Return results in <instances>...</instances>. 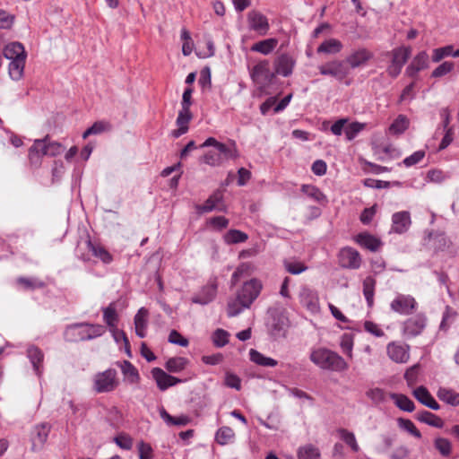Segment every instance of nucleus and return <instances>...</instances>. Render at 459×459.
Masks as SVG:
<instances>
[{
  "label": "nucleus",
  "mask_w": 459,
  "mask_h": 459,
  "mask_svg": "<svg viewBox=\"0 0 459 459\" xmlns=\"http://www.w3.org/2000/svg\"><path fill=\"white\" fill-rule=\"evenodd\" d=\"M263 289L262 281L253 278L243 283L237 291L236 298L230 299L227 304V314L230 317L236 316L249 308L258 298Z\"/></svg>",
  "instance_id": "f257e3e1"
},
{
  "label": "nucleus",
  "mask_w": 459,
  "mask_h": 459,
  "mask_svg": "<svg viewBox=\"0 0 459 459\" xmlns=\"http://www.w3.org/2000/svg\"><path fill=\"white\" fill-rule=\"evenodd\" d=\"M309 359L315 365L325 370L341 372L348 368V364L342 357L326 348L312 350Z\"/></svg>",
  "instance_id": "f03ea898"
},
{
  "label": "nucleus",
  "mask_w": 459,
  "mask_h": 459,
  "mask_svg": "<svg viewBox=\"0 0 459 459\" xmlns=\"http://www.w3.org/2000/svg\"><path fill=\"white\" fill-rule=\"evenodd\" d=\"M119 379L115 368H108L102 372H98L92 378V389L97 394L110 393L117 388Z\"/></svg>",
  "instance_id": "7ed1b4c3"
},
{
  "label": "nucleus",
  "mask_w": 459,
  "mask_h": 459,
  "mask_svg": "<svg viewBox=\"0 0 459 459\" xmlns=\"http://www.w3.org/2000/svg\"><path fill=\"white\" fill-rule=\"evenodd\" d=\"M411 54V48L409 46H401L386 52L385 56L390 57V64L386 68L387 74L392 78H396L402 72Z\"/></svg>",
  "instance_id": "20e7f679"
},
{
  "label": "nucleus",
  "mask_w": 459,
  "mask_h": 459,
  "mask_svg": "<svg viewBox=\"0 0 459 459\" xmlns=\"http://www.w3.org/2000/svg\"><path fill=\"white\" fill-rule=\"evenodd\" d=\"M223 200V191L217 189L207 198L204 204H196L195 210L199 214L211 212L212 211L227 212L228 207Z\"/></svg>",
  "instance_id": "39448f33"
},
{
  "label": "nucleus",
  "mask_w": 459,
  "mask_h": 459,
  "mask_svg": "<svg viewBox=\"0 0 459 459\" xmlns=\"http://www.w3.org/2000/svg\"><path fill=\"white\" fill-rule=\"evenodd\" d=\"M249 74L255 83L263 85L270 83L275 76V74L270 70L269 61L265 59L249 68Z\"/></svg>",
  "instance_id": "423d86ee"
},
{
  "label": "nucleus",
  "mask_w": 459,
  "mask_h": 459,
  "mask_svg": "<svg viewBox=\"0 0 459 459\" xmlns=\"http://www.w3.org/2000/svg\"><path fill=\"white\" fill-rule=\"evenodd\" d=\"M338 261L341 267L351 270L359 269L362 264L359 251L351 247H342L339 251Z\"/></svg>",
  "instance_id": "0eeeda50"
},
{
  "label": "nucleus",
  "mask_w": 459,
  "mask_h": 459,
  "mask_svg": "<svg viewBox=\"0 0 459 459\" xmlns=\"http://www.w3.org/2000/svg\"><path fill=\"white\" fill-rule=\"evenodd\" d=\"M391 309L400 315H411L416 307L417 301L411 295L398 294L390 304Z\"/></svg>",
  "instance_id": "6e6552de"
},
{
  "label": "nucleus",
  "mask_w": 459,
  "mask_h": 459,
  "mask_svg": "<svg viewBox=\"0 0 459 459\" xmlns=\"http://www.w3.org/2000/svg\"><path fill=\"white\" fill-rule=\"evenodd\" d=\"M427 317L423 314H417L408 318L403 325V333L407 338L420 335L425 329Z\"/></svg>",
  "instance_id": "1a4fd4ad"
},
{
  "label": "nucleus",
  "mask_w": 459,
  "mask_h": 459,
  "mask_svg": "<svg viewBox=\"0 0 459 459\" xmlns=\"http://www.w3.org/2000/svg\"><path fill=\"white\" fill-rule=\"evenodd\" d=\"M247 23L251 30L257 32L261 36L266 35L270 29L267 17L255 10H252L247 13Z\"/></svg>",
  "instance_id": "9d476101"
},
{
  "label": "nucleus",
  "mask_w": 459,
  "mask_h": 459,
  "mask_svg": "<svg viewBox=\"0 0 459 459\" xmlns=\"http://www.w3.org/2000/svg\"><path fill=\"white\" fill-rule=\"evenodd\" d=\"M288 328V318L281 314L273 316L270 323L268 324L269 333L274 340L284 338Z\"/></svg>",
  "instance_id": "9b49d317"
},
{
  "label": "nucleus",
  "mask_w": 459,
  "mask_h": 459,
  "mask_svg": "<svg viewBox=\"0 0 459 459\" xmlns=\"http://www.w3.org/2000/svg\"><path fill=\"white\" fill-rule=\"evenodd\" d=\"M217 282L215 279L210 280L201 290L191 298V301L195 304L207 305L212 302L217 294Z\"/></svg>",
  "instance_id": "f8f14e48"
},
{
  "label": "nucleus",
  "mask_w": 459,
  "mask_h": 459,
  "mask_svg": "<svg viewBox=\"0 0 459 459\" xmlns=\"http://www.w3.org/2000/svg\"><path fill=\"white\" fill-rule=\"evenodd\" d=\"M151 373L160 391H165L171 386L184 382L183 379L173 377L160 368H153Z\"/></svg>",
  "instance_id": "ddd939ff"
},
{
  "label": "nucleus",
  "mask_w": 459,
  "mask_h": 459,
  "mask_svg": "<svg viewBox=\"0 0 459 459\" xmlns=\"http://www.w3.org/2000/svg\"><path fill=\"white\" fill-rule=\"evenodd\" d=\"M296 60L289 54L280 55L274 61V74L283 77L292 74Z\"/></svg>",
  "instance_id": "4468645a"
},
{
  "label": "nucleus",
  "mask_w": 459,
  "mask_h": 459,
  "mask_svg": "<svg viewBox=\"0 0 459 459\" xmlns=\"http://www.w3.org/2000/svg\"><path fill=\"white\" fill-rule=\"evenodd\" d=\"M386 352L390 359L396 363H406L410 359L409 345L390 342L386 347Z\"/></svg>",
  "instance_id": "2eb2a0df"
},
{
  "label": "nucleus",
  "mask_w": 459,
  "mask_h": 459,
  "mask_svg": "<svg viewBox=\"0 0 459 459\" xmlns=\"http://www.w3.org/2000/svg\"><path fill=\"white\" fill-rule=\"evenodd\" d=\"M51 426L48 423H40L34 427L31 441L32 450L37 451L43 447L48 440Z\"/></svg>",
  "instance_id": "dca6fc26"
},
{
  "label": "nucleus",
  "mask_w": 459,
  "mask_h": 459,
  "mask_svg": "<svg viewBox=\"0 0 459 459\" xmlns=\"http://www.w3.org/2000/svg\"><path fill=\"white\" fill-rule=\"evenodd\" d=\"M429 67V55L426 51L418 53L409 65L406 67L405 74L407 76L415 78L418 73Z\"/></svg>",
  "instance_id": "f3484780"
},
{
  "label": "nucleus",
  "mask_w": 459,
  "mask_h": 459,
  "mask_svg": "<svg viewBox=\"0 0 459 459\" xmlns=\"http://www.w3.org/2000/svg\"><path fill=\"white\" fill-rule=\"evenodd\" d=\"M299 301L311 312H316L319 309V299L316 292L307 287L303 286L299 294Z\"/></svg>",
  "instance_id": "a211bd4d"
},
{
  "label": "nucleus",
  "mask_w": 459,
  "mask_h": 459,
  "mask_svg": "<svg viewBox=\"0 0 459 459\" xmlns=\"http://www.w3.org/2000/svg\"><path fill=\"white\" fill-rule=\"evenodd\" d=\"M353 239L361 247L371 252H377L383 245L380 238L366 231L359 233Z\"/></svg>",
  "instance_id": "6ab92c4d"
},
{
  "label": "nucleus",
  "mask_w": 459,
  "mask_h": 459,
  "mask_svg": "<svg viewBox=\"0 0 459 459\" xmlns=\"http://www.w3.org/2000/svg\"><path fill=\"white\" fill-rule=\"evenodd\" d=\"M319 73L322 75H330L338 79L346 76L347 71L342 61H331L318 66Z\"/></svg>",
  "instance_id": "aec40b11"
},
{
  "label": "nucleus",
  "mask_w": 459,
  "mask_h": 459,
  "mask_svg": "<svg viewBox=\"0 0 459 459\" xmlns=\"http://www.w3.org/2000/svg\"><path fill=\"white\" fill-rule=\"evenodd\" d=\"M88 323H78L68 325L65 331V339L68 342L88 341L87 328Z\"/></svg>",
  "instance_id": "412c9836"
},
{
  "label": "nucleus",
  "mask_w": 459,
  "mask_h": 459,
  "mask_svg": "<svg viewBox=\"0 0 459 459\" xmlns=\"http://www.w3.org/2000/svg\"><path fill=\"white\" fill-rule=\"evenodd\" d=\"M411 215L409 212L403 211L393 214L392 231L402 234L406 232L411 226Z\"/></svg>",
  "instance_id": "4be33fe9"
},
{
  "label": "nucleus",
  "mask_w": 459,
  "mask_h": 459,
  "mask_svg": "<svg viewBox=\"0 0 459 459\" xmlns=\"http://www.w3.org/2000/svg\"><path fill=\"white\" fill-rule=\"evenodd\" d=\"M44 148V140L37 139L29 149V160L32 167L39 168L42 158L47 155Z\"/></svg>",
  "instance_id": "5701e85b"
},
{
  "label": "nucleus",
  "mask_w": 459,
  "mask_h": 459,
  "mask_svg": "<svg viewBox=\"0 0 459 459\" xmlns=\"http://www.w3.org/2000/svg\"><path fill=\"white\" fill-rule=\"evenodd\" d=\"M27 357L30 359L34 372L40 377L43 372L44 354L42 351L35 345H30L27 349Z\"/></svg>",
  "instance_id": "b1692460"
},
{
  "label": "nucleus",
  "mask_w": 459,
  "mask_h": 459,
  "mask_svg": "<svg viewBox=\"0 0 459 459\" xmlns=\"http://www.w3.org/2000/svg\"><path fill=\"white\" fill-rule=\"evenodd\" d=\"M373 57V53L365 48H359L347 56L346 62L351 68L365 65Z\"/></svg>",
  "instance_id": "393cba45"
},
{
  "label": "nucleus",
  "mask_w": 459,
  "mask_h": 459,
  "mask_svg": "<svg viewBox=\"0 0 459 459\" xmlns=\"http://www.w3.org/2000/svg\"><path fill=\"white\" fill-rule=\"evenodd\" d=\"M3 55L6 59L9 60H16L18 58L27 57L23 45L17 41L7 44L3 50Z\"/></svg>",
  "instance_id": "a878e982"
},
{
  "label": "nucleus",
  "mask_w": 459,
  "mask_h": 459,
  "mask_svg": "<svg viewBox=\"0 0 459 459\" xmlns=\"http://www.w3.org/2000/svg\"><path fill=\"white\" fill-rule=\"evenodd\" d=\"M117 366L120 368L126 380L130 384H137L140 375L137 368L128 360L117 361Z\"/></svg>",
  "instance_id": "bb28decb"
},
{
  "label": "nucleus",
  "mask_w": 459,
  "mask_h": 459,
  "mask_svg": "<svg viewBox=\"0 0 459 459\" xmlns=\"http://www.w3.org/2000/svg\"><path fill=\"white\" fill-rule=\"evenodd\" d=\"M85 244L91 254L104 264H110L113 261L111 254L100 244L93 243L91 239H88Z\"/></svg>",
  "instance_id": "cd10ccee"
},
{
  "label": "nucleus",
  "mask_w": 459,
  "mask_h": 459,
  "mask_svg": "<svg viewBox=\"0 0 459 459\" xmlns=\"http://www.w3.org/2000/svg\"><path fill=\"white\" fill-rule=\"evenodd\" d=\"M278 39L275 38L265 39L253 44L250 50L267 56L273 52L278 46Z\"/></svg>",
  "instance_id": "c85d7f7f"
},
{
  "label": "nucleus",
  "mask_w": 459,
  "mask_h": 459,
  "mask_svg": "<svg viewBox=\"0 0 459 459\" xmlns=\"http://www.w3.org/2000/svg\"><path fill=\"white\" fill-rule=\"evenodd\" d=\"M148 315V310L141 307L134 316L135 333L140 338H144L146 335Z\"/></svg>",
  "instance_id": "c756f323"
},
{
  "label": "nucleus",
  "mask_w": 459,
  "mask_h": 459,
  "mask_svg": "<svg viewBox=\"0 0 459 459\" xmlns=\"http://www.w3.org/2000/svg\"><path fill=\"white\" fill-rule=\"evenodd\" d=\"M415 418L417 420H419L422 423L428 424L431 427H435L437 429H441L444 426L443 420L440 417L437 416L436 414H434L429 411L423 410V411H418L415 415Z\"/></svg>",
  "instance_id": "7c9ffc66"
},
{
  "label": "nucleus",
  "mask_w": 459,
  "mask_h": 459,
  "mask_svg": "<svg viewBox=\"0 0 459 459\" xmlns=\"http://www.w3.org/2000/svg\"><path fill=\"white\" fill-rule=\"evenodd\" d=\"M250 360L262 367H275L278 361L273 358L266 357L258 351L251 349L249 351Z\"/></svg>",
  "instance_id": "2f4dec72"
},
{
  "label": "nucleus",
  "mask_w": 459,
  "mask_h": 459,
  "mask_svg": "<svg viewBox=\"0 0 459 459\" xmlns=\"http://www.w3.org/2000/svg\"><path fill=\"white\" fill-rule=\"evenodd\" d=\"M342 49V43L336 39H329L322 42L316 49L317 53L336 54Z\"/></svg>",
  "instance_id": "473e14b6"
},
{
  "label": "nucleus",
  "mask_w": 459,
  "mask_h": 459,
  "mask_svg": "<svg viewBox=\"0 0 459 459\" xmlns=\"http://www.w3.org/2000/svg\"><path fill=\"white\" fill-rule=\"evenodd\" d=\"M376 284L377 281L372 276H368L363 281V295L369 307H371L374 304Z\"/></svg>",
  "instance_id": "72a5a7b5"
},
{
  "label": "nucleus",
  "mask_w": 459,
  "mask_h": 459,
  "mask_svg": "<svg viewBox=\"0 0 459 459\" xmlns=\"http://www.w3.org/2000/svg\"><path fill=\"white\" fill-rule=\"evenodd\" d=\"M390 397L400 410L407 412L414 411V403L408 396L402 394H391Z\"/></svg>",
  "instance_id": "f704fd0d"
},
{
  "label": "nucleus",
  "mask_w": 459,
  "mask_h": 459,
  "mask_svg": "<svg viewBox=\"0 0 459 459\" xmlns=\"http://www.w3.org/2000/svg\"><path fill=\"white\" fill-rule=\"evenodd\" d=\"M320 451L312 444L299 446L297 451L298 459H320Z\"/></svg>",
  "instance_id": "c9c22d12"
},
{
  "label": "nucleus",
  "mask_w": 459,
  "mask_h": 459,
  "mask_svg": "<svg viewBox=\"0 0 459 459\" xmlns=\"http://www.w3.org/2000/svg\"><path fill=\"white\" fill-rule=\"evenodd\" d=\"M437 395L441 401L447 404L452 406L459 405V393H456L452 389L441 387L438 389Z\"/></svg>",
  "instance_id": "e433bc0d"
},
{
  "label": "nucleus",
  "mask_w": 459,
  "mask_h": 459,
  "mask_svg": "<svg viewBox=\"0 0 459 459\" xmlns=\"http://www.w3.org/2000/svg\"><path fill=\"white\" fill-rule=\"evenodd\" d=\"M26 58H18L16 60H11L9 64V75L14 81H19L24 72Z\"/></svg>",
  "instance_id": "4c0bfd02"
},
{
  "label": "nucleus",
  "mask_w": 459,
  "mask_h": 459,
  "mask_svg": "<svg viewBox=\"0 0 459 459\" xmlns=\"http://www.w3.org/2000/svg\"><path fill=\"white\" fill-rule=\"evenodd\" d=\"M247 238V234L238 230H230L223 236V240L227 245L243 243Z\"/></svg>",
  "instance_id": "58836bf2"
},
{
  "label": "nucleus",
  "mask_w": 459,
  "mask_h": 459,
  "mask_svg": "<svg viewBox=\"0 0 459 459\" xmlns=\"http://www.w3.org/2000/svg\"><path fill=\"white\" fill-rule=\"evenodd\" d=\"M188 363V360L183 357H174L167 360L165 368L169 372L178 373L184 370Z\"/></svg>",
  "instance_id": "ea45409f"
},
{
  "label": "nucleus",
  "mask_w": 459,
  "mask_h": 459,
  "mask_svg": "<svg viewBox=\"0 0 459 459\" xmlns=\"http://www.w3.org/2000/svg\"><path fill=\"white\" fill-rule=\"evenodd\" d=\"M301 191L316 202L324 203L327 201L325 195L316 186L302 185Z\"/></svg>",
  "instance_id": "a19ab883"
},
{
  "label": "nucleus",
  "mask_w": 459,
  "mask_h": 459,
  "mask_svg": "<svg viewBox=\"0 0 459 459\" xmlns=\"http://www.w3.org/2000/svg\"><path fill=\"white\" fill-rule=\"evenodd\" d=\"M102 311L103 320L109 327V329L117 327L118 316L117 314L114 303H110L107 307H104Z\"/></svg>",
  "instance_id": "79ce46f5"
},
{
  "label": "nucleus",
  "mask_w": 459,
  "mask_h": 459,
  "mask_svg": "<svg viewBox=\"0 0 459 459\" xmlns=\"http://www.w3.org/2000/svg\"><path fill=\"white\" fill-rule=\"evenodd\" d=\"M410 121L404 115H399L389 126V131L394 134H403L409 127Z\"/></svg>",
  "instance_id": "37998d69"
},
{
  "label": "nucleus",
  "mask_w": 459,
  "mask_h": 459,
  "mask_svg": "<svg viewBox=\"0 0 459 459\" xmlns=\"http://www.w3.org/2000/svg\"><path fill=\"white\" fill-rule=\"evenodd\" d=\"M235 437L234 431L230 427L220 428L215 434V440L218 444L224 446L230 443Z\"/></svg>",
  "instance_id": "c03bdc74"
},
{
  "label": "nucleus",
  "mask_w": 459,
  "mask_h": 459,
  "mask_svg": "<svg viewBox=\"0 0 459 459\" xmlns=\"http://www.w3.org/2000/svg\"><path fill=\"white\" fill-rule=\"evenodd\" d=\"M337 431L340 435L341 439L343 442H345L351 448L352 451L358 452L359 450V446L357 443L355 435L352 432L345 429H339Z\"/></svg>",
  "instance_id": "a18cd8bd"
},
{
  "label": "nucleus",
  "mask_w": 459,
  "mask_h": 459,
  "mask_svg": "<svg viewBox=\"0 0 459 459\" xmlns=\"http://www.w3.org/2000/svg\"><path fill=\"white\" fill-rule=\"evenodd\" d=\"M110 129V125L105 121H97L90 126L83 134L82 138H87L91 134H99Z\"/></svg>",
  "instance_id": "49530a36"
},
{
  "label": "nucleus",
  "mask_w": 459,
  "mask_h": 459,
  "mask_svg": "<svg viewBox=\"0 0 459 459\" xmlns=\"http://www.w3.org/2000/svg\"><path fill=\"white\" fill-rule=\"evenodd\" d=\"M17 282L25 290L41 289L46 286L44 281L37 278L20 277L18 278Z\"/></svg>",
  "instance_id": "de8ad7c7"
},
{
  "label": "nucleus",
  "mask_w": 459,
  "mask_h": 459,
  "mask_svg": "<svg viewBox=\"0 0 459 459\" xmlns=\"http://www.w3.org/2000/svg\"><path fill=\"white\" fill-rule=\"evenodd\" d=\"M412 394L413 396L425 406H427L428 403L434 398L429 390L423 385L415 388Z\"/></svg>",
  "instance_id": "09e8293b"
},
{
  "label": "nucleus",
  "mask_w": 459,
  "mask_h": 459,
  "mask_svg": "<svg viewBox=\"0 0 459 459\" xmlns=\"http://www.w3.org/2000/svg\"><path fill=\"white\" fill-rule=\"evenodd\" d=\"M283 265L286 271L291 274H299L307 269L303 263L296 260H285Z\"/></svg>",
  "instance_id": "8fccbe9b"
},
{
  "label": "nucleus",
  "mask_w": 459,
  "mask_h": 459,
  "mask_svg": "<svg viewBox=\"0 0 459 459\" xmlns=\"http://www.w3.org/2000/svg\"><path fill=\"white\" fill-rule=\"evenodd\" d=\"M366 395L375 404H379L385 401V392L378 387L371 388L366 392Z\"/></svg>",
  "instance_id": "3c124183"
},
{
  "label": "nucleus",
  "mask_w": 459,
  "mask_h": 459,
  "mask_svg": "<svg viewBox=\"0 0 459 459\" xmlns=\"http://www.w3.org/2000/svg\"><path fill=\"white\" fill-rule=\"evenodd\" d=\"M434 445L443 456H448L451 454L452 446L447 438L437 437L435 439Z\"/></svg>",
  "instance_id": "603ef678"
},
{
  "label": "nucleus",
  "mask_w": 459,
  "mask_h": 459,
  "mask_svg": "<svg viewBox=\"0 0 459 459\" xmlns=\"http://www.w3.org/2000/svg\"><path fill=\"white\" fill-rule=\"evenodd\" d=\"M365 127V124H361L359 122H352L350 125H348L345 129L344 133L348 140H353L359 132H361Z\"/></svg>",
  "instance_id": "864d4df0"
},
{
  "label": "nucleus",
  "mask_w": 459,
  "mask_h": 459,
  "mask_svg": "<svg viewBox=\"0 0 459 459\" xmlns=\"http://www.w3.org/2000/svg\"><path fill=\"white\" fill-rule=\"evenodd\" d=\"M455 67L453 62L446 61L435 68L431 74L432 77L438 78L451 73Z\"/></svg>",
  "instance_id": "5fc2aeb1"
},
{
  "label": "nucleus",
  "mask_w": 459,
  "mask_h": 459,
  "mask_svg": "<svg viewBox=\"0 0 459 459\" xmlns=\"http://www.w3.org/2000/svg\"><path fill=\"white\" fill-rule=\"evenodd\" d=\"M420 373V365L415 364L410 367L404 373V378L409 386L414 385L418 381V376Z\"/></svg>",
  "instance_id": "6e6d98bb"
},
{
  "label": "nucleus",
  "mask_w": 459,
  "mask_h": 459,
  "mask_svg": "<svg viewBox=\"0 0 459 459\" xmlns=\"http://www.w3.org/2000/svg\"><path fill=\"white\" fill-rule=\"evenodd\" d=\"M192 119V113L189 108H181L178 112L176 123L178 126H183L188 130V124Z\"/></svg>",
  "instance_id": "4d7b16f0"
},
{
  "label": "nucleus",
  "mask_w": 459,
  "mask_h": 459,
  "mask_svg": "<svg viewBox=\"0 0 459 459\" xmlns=\"http://www.w3.org/2000/svg\"><path fill=\"white\" fill-rule=\"evenodd\" d=\"M453 46H446L443 48H435L432 53V61L437 63L446 56H452Z\"/></svg>",
  "instance_id": "13d9d810"
},
{
  "label": "nucleus",
  "mask_w": 459,
  "mask_h": 459,
  "mask_svg": "<svg viewBox=\"0 0 459 459\" xmlns=\"http://www.w3.org/2000/svg\"><path fill=\"white\" fill-rule=\"evenodd\" d=\"M398 423H399L400 428L406 430L407 432L411 434L413 437H415L417 438L421 437V433L418 430V429L416 428V426L414 425V423L411 420H405V419H399Z\"/></svg>",
  "instance_id": "bf43d9fd"
},
{
  "label": "nucleus",
  "mask_w": 459,
  "mask_h": 459,
  "mask_svg": "<svg viewBox=\"0 0 459 459\" xmlns=\"http://www.w3.org/2000/svg\"><path fill=\"white\" fill-rule=\"evenodd\" d=\"M114 442L122 449L130 450L133 447V438L125 433L114 437Z\"/></svg>",
  "instance_id": "052dcab7"
},
{
  "label": "nucleus",
  "mask_w": 459,
  "mask_h": 459,
  "mask_svg": "<svg viewBox=\"0 0 459 459\" xmlns=\"http://www.w3.org/2000/svg\"><path fill=\"white\" fill-rule=\"evenodd\" d=\"M203 161L210 166H219L223 162V158L218 152L210 151L203 158Z\"/></svg>",
  "instance_id": "680f3d73"
},
{
  "label": "nucleus",
  "mask_w": 459,
  "mask_h": 459,
  "mask_svg": "<svg viewBox=\"0 0 459 459\" xmlns=\"http://www.w3.org/2000/svg\"><path fill=\"white\" fill-rule=\"evenodd\" d=\"M86 337H88V340H92L94 338L100 337L103 335L106 332L105 327L101 325L88 324V325H86Z\"/></svg>",
  "instance_id": "e2e57ef3"
},
{
  "label": "nucleus",
  "mask_w": 459,
  "mask_h": 459,
  "mask_svg": "<svg viewBox=\"0 0 459 459\" xmlns=\"http://www.w3.org/2000/svg\"><path fill=\"white\" fill-rule=\"evenodd\" d=\"M229 333L223 329H217L212 335V341L216 347H223L229 342Z\"/></svg>",
  "instance_id": "0e129e2a"
},
{
  "label": "nucleus",
  "mask_w": 459,
  "mask_h": 459,
  "mask_svg": "<svg viewBox=\"0 0 459 459\" xmlns=\"http://www.w3.org/2000/svg\"><path fill=\"white\" fill-rule=\"evenodd\" d=\"M207 223L216 230H222L229 226L230 221L224 216H215L211 218Z\"/></svg>",
  "instance_id": "69168bd1"
},
{
  "label": "nucleus",
  "mask_w": 459,
  "mask_h": 459,
  "mask_svg": "<svg viewBox=\"0 0 459 459\" xmlns=\"http://www.w3.org/2000/svg\"><path fill=\"white\" fill-rule=\"evenodd\" d=\"M44 148H45V151L47 155H49V156H56L57 154L60 153L61 152V148H62V145L56 142H49L48 143V135H47L44 139Z\"/></svg>",
  "instance_id": "338daca9"
},
{
  "label": "nucleus",
  "mask_w": 459,
  "mask_h": 459,
  "mask_svg": "<svg viewBox=\"0 0 459 459\" xmlns=\"http://www.w3.org/2000/svg\"><path fill=\"white\" fill-rule=\"evenodd\" d=\"M425 152L422 150L417 151L413 152L411 155L406 157L403 160V163L404 164L405 167H411L420 162L422 159L425 157Z\"/></svg>",
  "instance_id": "774afa93"
}]
</instances>
